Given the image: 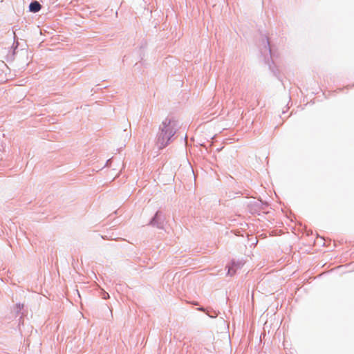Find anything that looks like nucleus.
Listing matches in <instances>:
<instances>
[{
  "label": "nucleus",
  "mask_w": 354,
  "mask_h": 354,
  "mask_svg": "<svg viewBox=\"0 0 354 354\" xmlns=\"http://www.w3.org/2000/svg\"><path fill=\"white\" fill-rule=\"evenodd\" d=\"M41 7V6L40 3L38 1H32L30 3V4L29 6V9H30V11H31L32 12H37L40 10Z\"/></svg>",
  "instance_id": "2"
},
{
  "label": "nucleus",
  "mask_w": 354,
  "mask_h": 354,
  "mask_svg": "<svg viewBox=\"0 0 354 354\" xmlns=\"http://www.w3.org/2000/svg\"><path fill=\"white\" fill-rule=\"evenodd\" d=\"M176 122L173 118H165L160 126L161 133L158 140L162 145H165L176 133Z\"/></svg>",
  "instance_id": "1"
},
{
  "label": "nucleus",
  "mask_w": 354,
  "mask_h": 354,
  "mask_svg": "<svg viewBox=\"0 0 354 354\" xmlns=\"http://www.w3.org/2000/svg\"><path fill=\"white\" fill-rule=\"evenodd\" d=\"M109 297V294L108 293H104V295L103 296V298L106 299H107Z\"/></svg>",
  "instance_id": "3"
}]
</instances>
